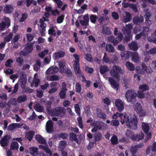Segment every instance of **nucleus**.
Wrapping results in <instances>:
<instances>
[{"instance_id": "obj_1", "label": "nucleus", "mask_w": 156, "mask_h": 156, "mask_svg": "<svg viewBox=\"0 0 156 156\" xmlns=\"http://www.w3.org/2000/svg\"><path fill=\"white\" fill-rule=\"evenodd\" d=\"M123 117L124 119L120 121L122 124L123 125L125 122L127 126L130 129H137V120L135 115L129 114L125 115Z\"/></svg>"}, {"instance_id": "obj_2", "label": "nucleus", "mask_w": 156, "mask_h": 156, "mask_svg": "<svg viewBox=\"0 0 156 156\" xmlns=\"http://www.w3.org/2000/svg\"><path fill=\"white\" fill-rule=\"evenodd\" d=\"M137 94L133 90H128L125 94V96L128 102L133 105L136 102Z\"/></svg>"}, {"instance_id": "obj_3", "label": "nucleus", "mask_w": 156, "mask_h": 156, "mask_svg": "<svg viewBox=\"0 0 156 156\" xmlns=\"http://www.w3.org/2000/svg\"><path fill=\"white\" fill-rule=\"evenodd\" d=\"M66 113L65 109L62 107H56L52 109L50 114L51 116H57L62 117Z\"/></svg>"}, {"instance_id": "obj_4", "label": "nucleus", "mask_w": 156, "mask_h": 156, "mask_svg": "<svg viewBox=\"0 0 156 156\" xmlns=\"http://www.w3.org/2000/svg\"><path fill=\"white\" fill-rule=\"evenodd\" d=\"M121 68L120 67L116 65L113 66L112 69L110 70V73L112 77L119 80L120 77V73L122 71Z\"/></svg>"}, {"instance_id": "obj_5", "label": "nucleus", "mask_w": 156, "mask_h": 156, "mask_svg": "<svg viewBox=\"0 0 156 156\" xmlns=\"http://www.w3.org/2000/svg\"><path fill=\"white\" fill-rule=\"evenodd\" d=\"M123 39V36L122 33L120 32L118 34L117 36L115 38L113 35L107 38L108 41L113 44V45L116 46L119 43L122 41Z\"/></svg>"}, {"instance_id": "obj_6", "label": "nucleus", "mask_w": 156, "mask_h": 156, "mask_svg": "<svg viewBox=\"0 0 156 156\" xmlns=\"http://www.w3.org/2000/svg\"><path fill=\"white\" fill-rule=\"evenodd\" d=\"M74 107L75 111L77 115L79 117L77 118V120L78 123L79 127L81 129L83 128V125L82 122V119L80 117V109L78 104H77L74 105Z\"/></svg>"}, {"instance_id": "obj_7", "label": "nucleus", "mask_w": 156, "mask_h": 156, "mask_svg": "<svg viewBox=\"0 0 156 156\" xmlns=\"http://www.w3.org/2000/svg\"><path fill=\"white\" fill-rule=\"evenodd\" d=\"M133 108L134 110L139 114L140 117H143L145 115L146 112L143 109L141 105L139 103H136L134 104Z\"/></svg>"}, {"instance_id": "obj_8", "label": "nucleus", "mask_w": 156, "mask_h": 156, "mask_svg": "<svg viewBox=\"0 0 156 156\" xmlns=\"http://www.w3.org/2000/svg\"><path fill=\"white\" fill-rule=\"evenodd\" d=\"M140 90L138 92L139 98H142L144 97L145 96L144 91H148L149 87L147 84H143L140 85L139 86Z\"/></svg>"}, {"instance_id": "obj_9", "label": "nucleus", "mask_w": 156, "mask_h": 156, "mask_svg": "<svg viewBox=\"0 0 156 156\" xmlns=\"http://www.w3.org/2000/svg\"><path fill=\"white\" fill-rule=\"evenodd\" d=\"M143 146L144 144L143 143H140L137 145L131 146L130 149V151L132 154V156H137L136 153L138 149L142 147Z\"/></svg>"}, {"instance_id": "obj_10", "label": "nucleus", "mask_w": 156, "mask_h": 156, "mask_svg": "<svg viewBox=\"0 0 156 156\" xmlns=\"http://www.w3.org/2000/svg\"><path fill=\"white\" fill-rule=\"evenodd\" d=\"M11 139V136L9 135H6L4 136L0 141V144L1 146L4 147L8 146L9 140Z\"/></svg>"}, {"instance_id": "obj_11", "label": "nucleus", "mask_w": 156, "mask_h": 156, "mask_svg": "<svg viewBox=\"0 0 156 156\" xmlns=\"http://www.w3.org/2000/svg\"><path fill=\"white\" fill-rule=\"evenodd\" d=\"M115 104L116 108L119 112H121L124 109V104L120 99H116L115 100Z\"/></svg>"}, {"instance_id": "obj_12", "label": "nucleus", "mask_w": 156, "mask_h": 156, "mask_svg": "<svg viewBox=\"0 0 156 156\" xmlns=\"http://www.w3.org/2000/svg\"><path fill=\"white\" fill-rule=\"evenodd\" d=\"M151 15V12L149 11L146 12L144 15V17L145 19V23L148 26H150L152 23V21L150 20Z\"/></svg>"}, {"instance_id": "obj_13", "label": "nucleus", "mask_w": 156, "mask_h": 156, "mask_svg": "<svg viewBox=\"0 0 156 156\" xmlns=\"http://www.w3.org/2000/svg\"><path fill=\"white\" fill-rule=\"evenodd\" d=\"M46 129L47 132L49 133L53 132V124L51 120H49L47 122Z\"/></svg>"}, {"instance_id": "obj_14", "label": "nucleus", "mask_w": 156, "mask_h": 156, "mask_svg": "<svg viewBox=\"0 0 156 156\" xmlns=\"http://www.w3.org/2000/svg\"><path fill=\"white\" fill-rule=\"evenodd\" d=\"M65 52L62 50L54 53L53 55V58L54 60H57L60 58H63L65 55Z\"/></svg>"}, {"instance_id": "obj_15", "label": "nucleus", "mask_w": 156, "mask_h": 156, "mask_svg": "<svg viewBox=\"0 0 156 156\" xmlns=\"http://www.w3.org/2000/svg\"><path fill=\"white\" fill-rule=\"evenodd\" d=\"M73 66L74 70L77 76L81 77L83 74L81 73L80 64H73Z\"/></svg>"}, {"instance_id": "obj_16", "label": "nucleus", "mask_w": 156, "mask_h": 156, "mask_svg": "<svg viewBox=\"0 0 156 156\" xmlns=\"http://www.w3.org/2000/svg\"><path fill=\"white\" fill-rule=\"evenodd\" d=\"M73 66L74 70L77 76L81 77L83 74L81 73L80 64H73Z\"/></svg>"}, {"instance_id": "obj_17", "label": "nucleus", "mask_w": 156, "mask_h": 156, "mask_svg": "<svg viewBox=\"0 0 156 156\" xmlns=\"http://www.w3.org/2000/svg\"><path fill=\"white\" fill-rule=\"evenodd\" d=\"M73 66L74 70L77 76L81 77L83 74L81 73L80 64H73Z\"/></svg>"}, {"instance_id": "obj_18", "label": "nucleus", "mask_w": 156, "mask_h": 156, "mask_svg": "<svg viewBox=\"0 0 156 156\" xmlns=\"http://www.w3.org/2000/svg\"><path fill=\"white\" fill-rule=\"evenodd\" d=\"M73 66L74 70L77 76L81 77L83 74L81 73L80 64H73Z\"/></svg>"}, {"instance_id": "obj_19", "label": "nucleus", "mask_w": 156, "mask_h": 156, "mask_svg": "<svg viewBox=\"0 0 156 156\" xmlns=\"http://www.w3.org/2000/svg\"><path fill=\"white\" fill-rule=\"evenodd\" d=\"M108 81L113 88H115L117 90H118L119 88V84L112 77L108 78Z\"/></svg>"}, {"instance_id": "obj_20", "label": "nucleus", "mask_w": 156, "mask_h": 156, "mask_svg": "<svg viewBox=\"0 0 156 156\" xmlns=\"http://www.w3.org/2000/svg\"><path fill=\"white\" fill-rule=\"evenodd\" d=\"M144 21V17L142 16L139 17L138 16H135L133 19V22L136 25L141 24Z\"/></svg>"}, {"instance_id": "obj_21", "label": "nucleus", "mask_w": 156, "mask_h": 156, "mask_svg": "<svg viewBox=\"0 0 156 156\" xmlns=\"http://www.w3.org/2000/svg\"><path fill=\"white\" fill-rule=\"evenodd\" d=\"M96 114L98 118H101L103 119H106V114L104 112H102L101 109L97 108L96 109Z\"/></svg>"}, {"instance_id": "obj_22", "label": "nucleus", "mask_w": 156, "mask_h": 156, "mask_svg": "<svg viewBox=\"0 0 156 156\" xmlns=\"http://www.w3.org/2000/svg\"><path fill=\"white\" fill-rule=\"evenodd\" d=\"M132 52L126 51H124L121 53V56L124 60H127L131 57Z\"/></svg>"}, {"instance_id": "obj_23", "label": "nucleus", "mask_w": 156, "mask_h": 156, "mask_svg": "<svg viewBox=\"0 0 156 156\" xmlns=\"http://www.w3.org/2000/svg\"><path fill=\"white\" fill-rule=\"evenodd\" d=\"M13 11V7L10 5L6 4L3 9V12L5 14H11Z\"/></svg>"}, {"instance_id": "obj_24", "label": "nucleus", "mask_w": 156, "mask_h": 156, "mask_svg": "<svg viewBox=\"0 0 156 156\" xmlns=\"http://www.w3.org/2000/svg\"><path fill=\"white\" fill-rule=\"evenodd\" d=\"M58 68L57 66L51 67H49L46 70V73L47 74H55L57 73L58 71Z\"/></svg>"}, {"instance_id": "obj_25", "label": "nucleus", "mask_w": 156, "mask_h": 156, "mask_svg": "<svg viewBox=\"0 0 156 156\" xmlns=\"http://www.w3.org/2000/svg\"><path fill=\"white\" fill-rule=\"evenodd\" d=\"M90 126L95 127L96 129H101L102 127V122L100 121H95L90 123Z\"/></svg>"}, {"instance_id": "obj_26", "label": "nucleus", "mask_w": 156, "mask_h": 156, "mask_svg": "<svg viewBox=\"0 0 156 156\" xmlns=\"http://www.w3.org/2000/svg\"><path fill=\"white\" fill-rule=\"evenodd\" d=\"M131 20V16L130 14L128 12H125V15L123 16V21L126 23L130 21Z\"/></svg>"}, {"instance_id": "obj_27", "label": "nucleus", "mask_w": 156, "mask_h": 156, "mask_svg": "<svg viewBox=\"0 0 156 156\" xmlns=\"http://www.w3.org/2000/svg\"><path fill=\"white\" fill-rule=\"evenodd\" d=\"M69 139L72 141H75L77 144H80V142L77 138V136L76 134L74 133H70L69 135Z\"/></svg>"}, {"instance_id": "obj_28", "label": "nucleus", "mask_w": 156, "mask_h": 156, "mask_svg": "<svg viewBox=\"0 0 156 156\" xmlns=\"http://www.w3.org/2000/svg\"><path fill=\"white\" fill-rule=\"evenodd\" d=\"M29 150L32 156H37L38 153V148L35 147H30L29 148Z\"/></svg>"}, {"instance_id": "obj_29", "label": "nucleus", "mask_w": 156, "mask_h": 156, "mask_svg": "<svg viewBox=\"0 0 156 156\" xmlns=\"http://www.w3.org/2000/svg\"><path fill=\"white\" fill-rule=\"evenodd\" d=\"M128 46L131 50L134 51H136L138 49V43L136 42L132 41L129 44Z\"/></svg>"}, {"instance_id": "obj_30", "label": "nucleus", "mask_w": 156, "mask_h": 156, "mask_svg": "<svg viewBox=\"0 0 156 156\" xmlns=\"http://www.w3.org/2000/svg\"><path fill=\"white\" fill-rule=\"evenodd\" d=\"M36 139L40 144H46V142L45 140L41 135L37 134L35 136Z\"/></svg>"}, {"instance_id": "obj_31", "label": "nucleus", "mask_w": 156, "mask_h": 156, "mask_svg": "<svg viewBox=\"0 0 156 156\" xmlns=\"http://www.w3.org/2000/svg\"><path fill=\"white\" fill-rule=\"evenodd\" d=\"M131 57H132V60L135 62L137 63L139 62V57L138 54L137 52H132Z\"/></svg>"}, {"instance_id": "obj_32", "label": "nucleus", "mask_w": 156, "mask_h": 156, "mask_svg": "<svg viewBox=\"0 0 156 156\" xmlns=\"http://www.w3.org/2000/svg\"><path fill=\"white\" fill-rule=\"evenodd\" d=\"M24 49L28 53H30L33 50V44L30 43H28L25 45Z\"/></svg>"}, {"instance_id": "obj_33", "label": "nucleus", "mask_w": 156, "mask_h": 156, "mask_svg": "<svg viewBox=\"0 0 156 156\" xmlns=\"http://www.w3.org/2000/svg\"><path fill=\"white\" fill-rule=\"evenodd\" d=\"M142 129L145 133H148L149 129L150 127L148 123L144 122L142 123Z\"/></svg>"}, {"instance_id": "obj_34", "label": "nucleus", "mask_w": 156, "mask_h": 156, "mask_svg": "<svg viewBox=\"0 0 156 156\" xmlns=\"http://www.w3.org/2000/svg\"><path fill=\"white\" fill-rule=\"evenodd\" d=\"M35 133L34 131H30L26 133V137L30 141L32 140L33 137Z\"/></svg>"}, {"instance_id": "obj_35", "label": "nucleus", "mask_w": 156, "mask_h": 156, "mask_svg": "<svg viewBox=\"0 0 156 156\" xmlns=\"http://www.w3.org/2000/svg\"><path fill=\"white\" fill-rule=\"evenodd\" d=\"M51 102L50 101H47L45 102V105L46 111L48 113H50L52 110H51Z\"/></svg>"}, {"instance_id": "obj_36", "label": "nucleus", "mask_w": 156, "mask_h": 156, "mask_svg": "<svg viewBox=\"0 0 156 156\" xmlns=\"http://www.w3.org/2000/svg\"><path fill=\"white\" fill-rule=\"evenodd\" d=\"M144 134L142 133L138 134L135 135V136H134V137H133V140L137 141H139L140 140L143 139L144 138Z\"/></svg>"}, {"instance_id": "obj_37", "label": "nucleus", "mask_w": 156, "mask_h": 156, "mask_svg": "<svg viewBox=\"0 0 156 156\" xmlns=\"http://www.w3.org/2000/svg\"><path fill=\"white\" fill-rule=\"evenodd\" d=\"M102 33L103 34L110 35L112 32L109 28L106 27H102Z\"/></svg>"}, {"instance_id": "obj_38", "label": "nucleus", "mask_w": 156, "mask_h": 156, "mask_svg": "<svg viewBox=\"0 0 156 156\" xmlns=\"http://www.w3.org/2000/svg\"><path fill=\"white\" fill-rule=\"evenodd\" d=\"M27 97L26 95H23L19 96L17 99L18 102L20 103L24 102L27 100Z\"/></svg>"}, {"instance_id": "obj_39", "label": "nucleus", "mask_w": 156, "mask_h": 156, "mask_svg": "<svg viewBox=\"0 0 156 156\" xmlns=\"http://www.w3.org/2000/svg\"><path fill=\"white\" fill-rule=\"evenodd\" d=\"M109 70V69L105 65L101 66L100 68V72L101 74H104Z\"/></svg>"}, {"instance_id": "obj_40", "label": "nucleus", "mask_w": 156, "mask_h": 156, "mask_svg": "<svg viewBox=\"0 0 156 156\" xmlns=\"http://www.w3.org/2000/svg\"><path fill=\"white\" fill-rule=\"evenodd\" d=\"M13 35V34L12 33H10L7 36L5 37L4 39V41L6 43L9 42L12 40Z\"/></svg>"}, {"instance_id": "obj_41", "label": "nucleus", "mask_w": 156, "mask_h": 156, "mask_svg": "<svg viewBox=\"0 0 156 156\" xmlns=\"http://www.w3.org/2000/svg\"><path fill=\"white\" fill-rule=\"evenodd\" d=\"M105 49L106 51L108 52H113L115 51L114 47L110 44H106Z\"/></svg>"}, {"instance_id": "obj_42", "label": "nucleus", "mask_w": 156, "mask_h": 156, "mask_svg": "<svg viewBox=\"0 0 156 156\" xmlns=\"http://www.w3.org/2000/svg\"><path fill=\"white\" fill-rule=\"evenodd\" d=\"M144 54L145 55L156 54V47H154L149 51H145Z\"/></svg>"}, {"instance_id": "obj_43", "label": "nucleus", "mask_w": 156, "mask_h": 156, "mask_svg": "<svg viewBox=\"0 0 156 156\" xmlns=\"http://www.w3.org/2000/svg\"><path fill=\"white\" fill-rule=\"evenodd\" d=\"M126 135L128 138H129L133 140V137L135 135L133 134V132L130 130H127L126 133Z\"/></svg>"}, {"instance_id": "obj_44", "label": "nucleus", "mask_w": 156, "mask_h": 156, "mask_svg": "<svg viewBox=\"0 0 156 156\" xmlns=\"http://www.w3.org/2000/svg\"><path fill=\"white\" fill-rule=\"evenodd\" d=\"M126 65L127 69L130 71H133L135 67L133 65L129 62H127L126 63Z\"/></svg>"}, {"instance_id": "obj_45", "label": "nucleus", "mask_w": 156, "mask_h": 156, "mask_svg": "<svg viewBox=\"0 0 156 156\" xmlns=\"http://www.w3.org/2000/svg\"><path fill=\"white\" fill-rule=\"evenodd\" d=\"M10 149L11 150H17L18 149V144L17 142H12L10 146Z\"/></svg>"}, {"instance_id": "obj_46", "label": "nucleus", "mask_w": 156, "mask_h": 156, "mask_svg": "<svg viewBox=\"0 0 156 156\" xmlns=\"http://www.w3.org/2000/svg\"><path fill=\"white\" fill-rule=\"evenodd\" d=\"M102 138V135L100 132L96 133L94 134V139L95 141H99Z\"/></svg>"}, {"instance_id": "obj_47", "label": "nucleus", "mask_w": 156, "mask_h": 156, "mask_svg": "<svg viewBox=\"0 0 156 156\" xmlns=\"http://www.w3.org/2000/svg\"><path fill=\"white\" fill-rule=\"evenodd\" d=\"M65 90L64 89H61L59 95L60 98L61 99H65L66 97V92Z\"/></svg>"}, {"instance_id": "obj_48", "label": "nucleus", "mask_w": 156, "mask_h": 156, "mask_svg": "<svg viewBox=\"0 0 156 156\" xmlns=\"http://www.w3.org/2000/svg\"><path fill=\"white\" fill-rule=\"evenodd\" d=\"M16 62L18 63V65L19 66H22L23 62V59L22 57L19 56L16 59Z\"/></svg>"}, {"instance_id": "obj_49", "label": "nucleus", "mask_w": 156, "mask_h": 156, "mask_svg": "<svg viewBox=\"0 0 156 156\" xmlns=\"http://www.w3.org/2000/svg\"><path fill=\"white\" fill-rule=\"evenodd\" d=\"M34 109L37 111L39 112H41L43 110L42 106L40 105V104L36 105L34 107Z\"/></svg>"}, {"instance_id": "obj_50", "label": "nucleus", "mask_w": 156, "mask_h": 156, "mask_svg": "<svg viewBox=\"0 0 156 156\" xmlns=\"http://www.w3.org/2000/svg\"><path fill=\"white\" fill-rule=\"evenodd\" d=\"M112 144V145H115L118 143V139L117 137L115 135L113 136L111 139Z\"/></svg>"}, {"instance_id": "obj_51", "label": "nucleus", "mask_w": 156, "mask_h": 156, "mask_svg": "<svg viewBox=\"0 0 156 156\" xmlns=\"http://www.w3.org/2000/svg\"><path fill=\"white\" fill-rule=\"evenodd\" d=\"M68 134L65 133H60L58 135V137L60 138H61L63 140H66L68 138Z\"/></svg>"}, {"instance_id": "obj_52", "label": "nucleus", "mask_w": 156, "mask_h": 156, "mask_svg": "<svg viewBox=\"0 0 156 156\" xmlns=\"http://www.w3.org/2000/svg\"><path fill=\"white\" fill-rule=\"evenodd\" d=\"M98 18L97 16L94 15H91L90 17V22L93 23H95Z\"/></svg>"}, {"instance_id": "obj_53", "label": "nucleus", "mask_w": 156, "mask_h": 156, "mask_svg": "<svg viewBox=\"0 0 156 156\" xmlns=\"http://www.w3.org/2000/svg\"><path fill=\"white\" fill-rule=\"evenodd\" d=\"M90 105L87 106L86 107L85 114L87 116H89L91 114V112L90 110Z\"/></svg>"}, {"instance_id": "obj_54", "label": "nucleus", "mask_w": 156, "mask_h": 156, "mask_svg": "<svg viewBox=\"0 0 156 156\" xmlns=\"http://www.w3.org/2000/svg\"><path fill=\"white\" fill-rule=\"evenodd\" d=\"M119 122L117 120H113L111 122V125L117 127L119 125Z\"/></svg>"}, {"instance_id": "obj_55", "label": "nucleus", "mask_w": 156, "mask_h": 156, "mask_svg": "<svg viewBox=\"0 0 156 156\" xmlns=\"http://www.w3.org/2000/svg\"><path fill=\"white\" fill-rule=\"evenodd\" d=\"M83 68L85 69L86 71L90 74L93 73L94 71L93 68H90L88 66H83Z\"/></svg>"}, {"instance_id": "obj_56", "label": "nucleus", "mask_w": 156, "mask_h": 156, "mask_svg": "<svg viewBox=\"0 0 156 156\" xmlns=\"http://www.w3.org/2000/svg\"><path fill=\"white\" fill-rule=\"evenodd\" d=\"M64 17L65 16L63 14L58 16L57 19V22L58 23H62L64 19Z\"/></svg>"}, {"instance_id": "obj_57", "label": "nucleus", "mask_w": 156, "mask_h": 156, "mask_svg": "<svg viewBox=\"0 0 156 156\" xmlns=\"http://www.w3.org/2000/svg\"><path fill=\"white\" fill-rule=\"evenodd\" d=\"M73 56L75 58L74 64H80V57L77 54H74Z\"/></svg>"}, {"instance_id": "obj_58", "label": "nucleus", "mask_w": 156, "mask_h": 156, "mask_svg": "<svg viewBox=\"0 0 156 156\" xmlns=\"http://www.w3.org/2000/svg\"><path fill=\"white\" fill-rule=\"evenodd\" d=\"M55 27H53L50 28L48 30V33L49 34H50L51 35L55 36L56 34V33L55 32V31L54 30Z\"/></svg>"}, {"instance_id": "obj_59", "label": "nucleus", "mask_w": 156, "mask_h": 156, "mask_svg": "<svg viewBox=\"0 0 156 156\" xmlns=\"http://www.w3.org/2000/svg\"><path fill=\"white\" fill-rule=\"evenodd\" d=\"M56 4L58 8H61L63 4V2L61 0H53Z\"/></svg>"}, {"instance_id": "obj_60", "label": "nucleus", "mask_w": 156, "mask_h": 156, "mask_svg": "<svg viewBox=\"0 0 156 156\" xmlns=\"http://www.w3.org/2000/svg\"><path fill=\"white\" fill-rule=\"evenodd\" d=\"M16 123H13L9 125L8 127V130H13L16 127Z\"/></svg>"}, {"instance_id": "obj_61", "label": "nucleus", "mask_w": 156, "mask_h": 156, "mask_svg": "<svg viewBox=\"0 0 156 156\" xmlns=\"http://www.w3.org/2000/svg\"><path fill=\"white\" fill-rule=\"evenodd\" d=\"M103 101L104 104L108 106L110 105L111 102V100L109 98L107 97L104 98L103 99Z\"/></svg>"}, {"instance_id": "obj_62", "label": "nucleus", "mask_w": 156, "mask_h": 156, "mask_svg": "<svg viewBox=\"0 0 156 156\" xmlns=\"http://www.w3.org/2000/svg\"><path fill=\"white\" fill-rule=\"evenodd\" d=\"M66 63L64 61H60L59 63V66L61 71H63Z\"/></svg>"}, {"instance_id": "obj_63", "label": "nucleus", "mask_w": 156, "mask_h": 156, "mask_svg": "<svg viewBox=\"0 0 156 156\" xmlns=\"http://www.w3.org/2000/svg\"><path fill=\"white\" fill-rule=\"evenodd\" d=\"M59 79V76L56 75H52L50 77V80L51 81H56L58 80Z\"/></svg>"}, {"instance_id": "obj_64", "label": "nucleus", "mask_w": 156, "mask_h": 156, "mask_svg": "<svg viewBox=\"0 0 156 156\" xmlns=\"http://www.w3.org/2000/svg\"><path fill=\"white\" fill-rule=\"evenodd\" d=\"M67 145V142L65 140L60 141L59 143V146L63 149H64L66 147Z\"/></svg>"}]
</instances>
